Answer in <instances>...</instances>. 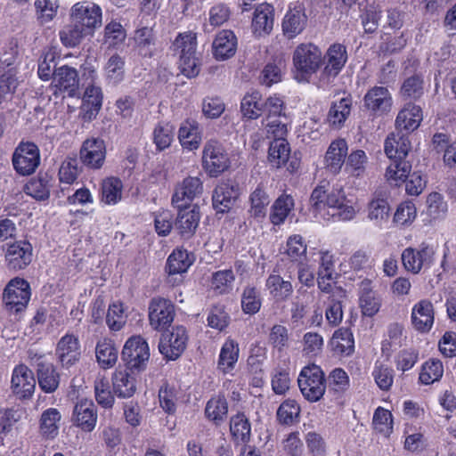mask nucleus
Masks as SVG:
<instances>
[{
    "label": "nucleus",
    "instance_id": "obj_53",
    "mask_svg": "<svg viewBox=\"0 0 456 456\" xmlns=\"http://www.w3.org/2000/svg\"><path fill=\"white\" fill-rule=\"evenodd\" d=\"M79 161L76 157H68L62 162L59 169V180L61 183H73L80 172Z\"/></svg>",
    "mask_w": 456,
    "mask_h": 456
},
{
    "label": "nucleus",
    "instance_id": "obj_29",
    "mask_svg": "<svg viewBox=\"0 0 456 456\" xmlns=\"http://www.w3.org/2000/svg\"><path fill=\"white\" fill-rule=\"evenodd\" d=\"M422 120V111L419 106L408 103L400 110L395 119L399 132H412L417 129Z\"/></svg>",
    "mask_w": 456,
    "mask_h": 456
},
{
    "label": "nucleus",
    "instance_id": "obj_57",
    "mask_svg": "<svg viewBox=\"0 0 456 456\" xmlns=\"http://www.w3.org/2000/svg\"><path fill=\"white\" fill-rule=\"evenodd\" d=\"M95 399L103 408H111L114 403V396L110 391L109 381L104 378H97L94 381Z\"/></svg>",
    "mask_w": 456,
    "mask_h": 456
},
{
    "label": "nucleus",
    "instance_id": "obj_54",
    "mask_svg": "<svg viewBox=\"0 0 456 456\" xmlns=\"http://www.w3.org/2000/svg\"><path fill=\"white\" fill-rule=\"evenodd\" d=\"M37 376L38 385L45 393H53L58 388L60 375L53 364L41 370Z\"/></svg>",
    "mask_w": 456,
    "mask_h": 456
},
{
    "label": "nucleus",
    "instance_id": "obj_17",
    "mask_svg": "<svg viewBox=\"0 0 456 456\" xmlns=\"http://www.w3.org/2000/svg\"><path fill=\"white\" fill-rule=\"evenodd\" d=\"M52 86L57 91L67 93L69 96H75L79 86L78 74L76 69L64 65L54 69Z\"/></svg>",
    "mask_w": 456,
    "mask_h": 456
},
{
    "label": "nucleus",
    "instance_id": "obj_31",
    "mask_svg": "<svg viewBox=\"0 0 456 456\" xmlns=\"http://www.w3.org/2000/svg\"><path fill=\"white\" fill-rule=\"evenodd\" d=\"M114 394L120 398H129L136 391L135 379L126 370H117L112 375Z\"/></svg>",
    "mask_w": 456,
    "mask_h": 456
},
{
    "label": "nucleus",
    "instance_id": "obj_56",
    "mask_svg": "<svg viewBox=\"0 0 456 456\" xmlns=\"http://www.w3.org/2000/svg\"><path fill=\"white\" fill-rule=\"evenodd\" d=\"M234 280L235 277L231 269L216 272L212 275V288L219 294L228 293L232 289Z\"/></svg>",
    "mask_w": 456,
    "mask_h": 456
},
{
    "label": "nucleus",
    "instance_id": "obj_48",
    "mask_svg": "<svg viewBox=\"0 0 456 456\" xmlns=\"http://www.w3.org/2000/svg\"><path fill=\"white\" fill-rule=\"evenodd\" d=\"M205 413L208 419L213 420L216 424L224 421L228 413L226 399L221 396L210 399L207 403Z\"/></svg>",
    "mask_w": 456,
    "mask_h": 456
},
{
    "label": "nucleus",
    "instance_id": "obj_62",
    "mask_svg": "<svg viewBox=\"0 0 456 456\" xmlns=\"http://www.w3.org/2000/svg\"><path fill=\"white\" fill-rule=\"evenodd\" d=\"M106 322L111 330L118 331L126 323L123 305L120 303H113L109 306Z\"/></svg>",
    "mask_w": 456,
    "mask_h": 456
},
{
    "label": "nucleus",
    "instance_id": "obj_12",
    "mask_svg": "<svg viewBox=\"0 0 456 456\" xmlns=\"http://www.w3.org/2000/svg\"><path fill=\"white\" fill-rule=\"evenodd\" d=\"M187 341L188 336L185 328L176 326L173 328L169 334H162L159 349L166 358L175 360L186 348Z\"/></svg>",
    "mask_w": 456,
    "mask_h": 456
},
{
    "label": "nucleus",
    "instance_id": "obj_25",
    "mask_svg": "<svg viewBox=\"0 0 456 456\" xmlns=\"http://www.w3.org/2000/svg\"><path fill=\"white\" fill-rule=\"evenodd\" d=\"M307 23V16L301 4L289 8L282 21V30L288 38H294L299 35Z\"/></svg>",
    "mask_w": 456,
    "mask_h": 456
},
{
    "label": "nucleus",
    "instance_id": "obj_60",
    "mask_svg": "<svg viewBox=\"0 0 456 456\" xmlns=\"http://www.w3.org/2000/svg\"><path fill=\"white\" fill-rule=\"evenodd\" d=\"M230 17V10L224 4H216L209 11L208 23L204 25V29L210 32L214 28L223 25Z\"/></svg>",
    "mask_w": 456,
    "mask_h": 456
},
{
    "label": "nucleus",
    "instance_id": "obj_8",
    "mask_svg": "<svg viewBox=\"0 0 456 456\" xmlns=\"http://www.w3.org/2000/svg\"><path fill=\"white\" fill-rule=\"evenodd\" d=\"M229 158L221 142L209 140L203 149L202 165L211 176H217L229 167Z\"/></svg>",
    "mask_w": 456,
    "mask_h": 456
},
{
    "label": "nucleus",
    "instance_id": "obj_63",
    "mask_svg": "<svg viewBox=\"0 0 456 456\" xmlns=\"http://www.w3.org/2000/svg\"><path fill=\"white\" fill-rule=\"evenodd\" d=\"M401 94L403 97L410 99H418L423 94V79L414 75L404 80Z\"/></svg>",
    "mask_w": 456,
    "mask_h": 456
},
{
    "label": "nucleus",
    "instance_id": "obj_27",
    "mask_svg": "<svg viewBox=\"0 0 456 456\" xmlns=\"http://www.w3.org/2000/svg\"><path fill=\"white\" fill-rule=\"evenodd\" d=\"M347 151L348 147L345 139H337L330 144L325 154L326 167L330 172L338 174L341 170Z\"/></svg>",
    "mask_w": 456,
    "mask_h": 456
},
{
    "label": "nucleus",
    "instance_id": "obj_37",
    "mask_svg": "<svg viewBox=\"0 0 456 456\" xmlns=\"http://www.w3.org/2000/svg\"><path fill=\"white\" fill-rule=\"evenodd\" d=\"M59 35L63 45L66 47H75L81 43L86 36L92 34L80 24L70 20V23L64 26Z\"/></svg>",
    "mask_w": 456,
    "mask_h": 456
},
{
    "label": "nucleus",
    "instance_id": "obj_40",
    "mask_svg": "<svg viewBox=\"0 0 456 456\" xmlns=\"http://www.w3.org/2000/svg\"><path fill=\"white\" fill-rule=\"evenodd\" d=\"M290 148L285 139H277L271 142L268 151V160L274 167L285 165L289 157Z\"/></svg>",
    "mask_w": 456,
    "mask_h": 456
},
{
    "label": "nucleus",
    "instance_id": "obj_44",
    "mask_svg": "<svg viewBox=\"0 0 456 456\" xmlns=\"http://www.w3.org/2000/svg\"><path fill=\"white\" fill-rule=\"evenodd\" d=\"M250 214L256 218L264 217L266 215V208L270 203V197L262 184L251 192L249 197Z\"/></svg>",
    "mask_w": 456,
    "mask_h": 456
},
{
    "label": "nucleus",
    "instance_id": "obj_26",
    "mask_svg": "<svg viewBox=\"0 0 456 456\" xmlns=\"http://www.w3.org/2000/svg\"><path fill=\"white\" fill-rule=\"evenodd\" d=\"M56 355L63 367L72 366L79 358V341L73 334H66L57 344Z\"/></svg>",
    "mask_w": 456,
    "mask_h": 456
},
{
    "label": "nucleus",
    "instance_id": "obj_34",
    "mask_svg": "<svg viewBox=\"0 0 456 456\" xmlns=\"http://www.w3.org/2000/svg\"><path fill=\"white\" fill-rule=\"evenodd\" d=\"M118 349L110 339L103 338L97 342L95 354L102 368L112 367L118 360Z\"/></svg>",
    "mask_w": 456,
    "mask_h": 456
},
{
    "label": "nucleus",
    "instance_id": "obj_35",
    "mask_svg": "<svg viewBox=\"0 0 456 456\" xmlns=\"http://www.w3.org/2000/svg\"><path fill=\"white\" fill-rule=\"evenodd\" d=\"M61 413L55 408H49L43 411L39 420L41 435L46 438H54L58 435Z\"/></svg>",
    "mask_w": 456,
    "mask_h": 456
},
{
    "label": "nucleus",
    "instance_id": "obj_19",
    "mask_svg": "<svg viewBox=\"0 0 456 456\" xmlns=\"http://www.w3.org/2000/svg\"><path fill=\"white\" fill-rule=\"evenodd\" d=\"M363 103L370 111L381 115L390 111L393 100L387 87L374 86L364 95Z\"/></svg>",
    "mask_w": 456,
    "mask_h": 456
},
{
    "label": "nucleus",
    "instance_id": "obj_43",
    "mask_svg": "<svg viewBox=\"0 0 456 456\" xmlns=\"http://www.w3.org/2000/svg\"><path fill=\"white\" fill-rule=\"evenodd\" d=\"M239 358V345L233 339H227L223 345L218 367L224 372L232 370Z\"/></svg>",
    "mask_w": 456,
    "mask_h": 456
},
{
    "label": "nucleus",
    "instance_id": "obj_21",
    "mask_svg": "<svg viewBox=\"0 0 456 456\" xmlns=\"http://www.w3.org/2000/svg\"><path fill=\"white\" fill-rule=\"evenodd\" d=\"M323 59L325 67L322 77L329 81L330 77H336L338 75L347 61L346 46L340 44L330 45Z\"/></svg>",
    "mask_w": 456,
    "mask_h": 456
},
{
    "label": "nucleus",
    "instance_id": "obj_36",
    "mask_svg": "<svg viewBox=\"0 0 456 456\" xmlns=\"http://www.w3.org/2000/svg\"><path fill=\"white\" fill-rule=\"evenodd\" d=\"M264 102L259 92L255 91L247 94L240 103V111L244 118L256 119L264 114Z\"/></svg>",
    "mask_w": 456,
    "mask_h": 456
},
{
    "label": "nucleus",
    "instance_id": "obj_10",
    "mask_svg": "<svg viewBox=\"0 0 456 456\" xmlns=\"http://www.w3.org/2000/svg\"><path fill=\"white\" fill-rule=\"evenodd\" d=\"M175 315V305L166 298L153 297L149 305V322L155 330H164L171 325Z\"/></svg>",
    "mask_w": 456,
    "mask_h": 456
},
{
    "label": "nucleus",
    "instance_id": "obj_30",
    "mask_svg": "<svg viewBox=\"0 0 456 456\" xmlns=\"http://www.w3.org/2000/svg\"><path fill=\"white\" fill-rule=\"evenodd\" d=\"M266 289L269 294L276 301H285L293 293V286L290 281V276L289 279L281 277L280 274L275 273L273 271L265 281Z\"/></svg>",
    "mask_w": 456,
    "mask_h": 456
},
{
    "label": "nucleus",
    "instance_id": "obj_13",
    "mask_svg": "<svg viewBox=\"0 0 456 456\" xmlns=\"http://www.w3.org/2000/svg\"><path fill=\"white\" fill-rule=\"evenodd\" d=\"M33 248L28 241L20 240L9 244L4 255L6 267L10 271H19L26 268L31 262Z\"/></svg>",
    "mask_w": 456,
    "mask_h": 456
},
{
    "label": "nucleus",
    "instance_id": "obj_11",
    "mask_svg": "<svg viewBox=\"0 0 456 456\" xmlns=\"http://www.w3.org/2000/svg\"><path fill=\"white\" fill-rule=\"evenodd\" d=\"M325 214L329 220L332 218L346 221L354 218L355 210L346 200L342 188L332 189L327 193Z\"/></svg>",
    "mask_w": 456,
    "mask_h": 456
},
{
    "label": "nucleus",
    "instance_id": "obj_33",
    "mask_svg": "<svg viewBox=\"0 0 456 456\" xmlns=\"http://www.w3.org/2000/svg\"><path fill=\"white\" fill-rule=\"evenodd\" d=\"M53 177L47 173L39 174L25 185V192L37 200H45L50 196Z\"/></svg>",
    "mask_w": 456,
    "mask_h": 456
},
{
    "label": "nucleus",
    "instance_id": "obj_47",
    "mask_svg": "<svg viewBox=\"0 0 456 456\" xmlns=\"http://www.w3.org/2000/svg\"><path fill=\"white\" fill-rule=\"evenodd\" d=\"M444 373V367L441 361L430 359L421 368L419 381L424 385H430L439 380Z\"/></svg>",
    "mask_w": 456,
    "mask_h": 456
},
{
    "label": "nucleus",
    "instance_id": "obj_14",
    "mask_svg": "<svg viewBox=\"0 0 456 456\" xmlns=\"http://www.w3.org/2000/svg\"><path fill=\"white\" fill-rule=\"evenodd\" d=\"M203 192V183L198 176H188L175 185L172 204L176 208L187 206Z\"/></svg>",
    "mask_w": 456,
    "mask_h": 456
},
{
    "label": "nucleus",
    "instance_id": "obj_59",
    "mask_svg": "<svg viewBox=\"0 0 456 456\" xmlns=\"http://www.w3.org/2000/svg\"><path fill=\"white\" fill-rule=\"evenodd\" d=\"M367 162L368 158L363 151H354L347 158L346 169L355 177L362 176L365 172Z\"/></svg>",
    "mask_w": 456,
    "mask_h": 456
},
{
    "label": "nucleus",
    "instance_id": "obj_52",
    "mask_svg": "<svg viewBox=\"0 0 456 456\" xmlns=\"http://www.w3.org/2000/svg\"><path fill=\"white\" fill-rule=\"evenodd\" d=\"M284 68V61L281 58L274 60L273 62L267 63L260 77L261 83L266 86H271L273 84L280 82Z\"/></svg>",
    "mask_w": 456,
    "mask_h": 456
},
{
    "label": "nucleus",
    "instance_id": "obj_3",
    "mask_svg": "<svg viewBox=\"0 0 456 456\" xmlns=\"http://www.w3.org/2000/svg\"><path fill=\"white\" fill-rule=\"evenodd\" d=\"M322 62V51L314 44H301L294 51L293 63L297 70L296 78L305 80L315 73Z\"/></svg>",
    "mask_w": 456,
    "mask_h": 456
},
{
    "label": "nucleus",
    "instance_id": "obj_15",
    "mask_svg": "<svg viewBox=\"0 0 456 456\" xmlns=\"http://www.w3.org/2000/svg\"><path fill=\"white\" fill-rule=\"evenodd\" d=\"M434 254L431 247L421 244L419 249L405 248L402 253V262L408 272L417 274L424 266L430 265Z\"/></svg>",
    "mask_w": 456,
    "mask_h": 456
},
{
    "label": "nucleus",
    "instance_id": "obj_22",
    "mask_svg": "<svg viewBox=\"0 0 456 456\" xmlns=\"http://www.w3.org/2000/svg\"><path fill=\"white\" fill-rule=\"evenodd\" d=\"M73 422L82 430L91 432L97 422V410L92 400L82 399L73 410Z\"/></svg>",
    "mask_w": 456,
    "mask_h": 456
},
{
    "label": "nucleus",
    "instance_id": "obj_42",
    "mask_svg": "<svg viewBox=\"0 0 456 456\" xmlns=\"http://www.w3.org/2000/svg\"><path fill=\"white\" fill-rule=\"evenodd\" d=\"M230 431L237 443L246 444L250 440L251 426L243 413H238L230 420Z\"/></svg>",
    "mask_w": 456,
    "mask_h": 456
},
{
    "label": "nucleus",
    "instance_id": "obj_41",
    "mask_svg": "<svg viewBox=\"0 0 456 456\" xmlns=\"http://www.w3.org/2000/svg\"><path fill=\"white\" fill-rule=\"evenodd\" d=\"M294 208V200L290 195H281L272 206L270 221L274 225L284 223L289 212Z\"/></svg>",
    "mask_w": 456,
    "mask_h": 456
},
{
    "label": "nucleus",
    "instance_id": "obj_9",
    "mask_svg": "<svg viewBox=\"0 0 456 456\" xmlns=\"http://www.w3.org/2000/svg\"><path fill=\"white\" fill-rule=\"evenodd\" d=\"M40 164L38 147L33 142H20L12 155V165L21 175L33 174Z\"/></svg>",
    "mask_w": 456,
    "mask_h": 456
},
{
    "label": "nucleus",
    "instance_id": "obj_45",
    "mask_svg": "<svg viewBox=\"0 0 456 456\" xmlns=\"http://www.w3.org/2000/svg\"><path fill=\"white\" fill-rule=\"evenodd\" d=\"M191 264L188 251L177 248L168 256L166 269L169 274L182 273L186 272Z\"/></svg>",
    "mask_w": 456,
    "mask_h": 456
},
{
    "label": "nucleus",
    "instance_id": "obj_4",
    "mask_svg": "<svg viewBox=\"0 0 456 456\" xmlns=\"http://www.w3.org/2000/svg\"><path fill=\"white\" fill-rule=\"evenodd\" d=\"M297 383L303 396L311 403L320 401L326 390L324 372L315 364L303 368Z\"/></svg>",
    "mask_w": 456,
    "mask_h": 456
},
{
    "label": "nucleus",
    "instance_id": "obj_2",
    "mask_svg": "<svg viewBox=\"0 0 456 456\" xmlns=\"http://www.w3.org/2000/svg\"><path fill=\"white\" fill-rule=\"evenodd\" d=\"M196 36L193 33L180 34L173 43L179 54V68L187 77H195L200 71V60L196 53Z\"/></svg>",
    "mask_w": 456,
    "mask_h": 456
},
{
    "label": "nucleus",
    "instance_id": "obj_38",
    "mask_svg": "<svg viewBox=\"0 0 456 456\" xmlns=\"http://www.w3.org/2000/svg\"><path fill=\"white\" fill-rule=\"evenodd\" d=\"M335 353L342 355H350L354 352V341L352 332L346 328H340L335 331L330 341Z\"/></svg>",
    "mask_w": 456,
    "mask_h": 456
},
{
    "label": "nucleus",
    "instance_id": "obj_58",
    "mask_svg": "<svg viewBox=\"0 0 456 456\" xmlns=\"http://www.w3.org/2000/svg\"><path fill=\"white\" fill-rule=\"evenodd\" d=\"M174 138V127L169 123L159 124L153 131V141L159 151L168 148Z\"/></svg>",
    "mask_w": 456,
    "mask_h": 456
},
{
    "label": "nucleus",
    "instance_id": "obj_5",
    "mask_svg": "<svg viewBox=\"0 0 456 456\" xmlns=\"http://www.w3.org/2000/svg\"><path fill=\"white\" fill-rule=\"evenodd\" d=\"M121 357L130 370H143L150 358L148 343L141 336L130 338L123 347Z\"/></svg>",
    "mask_w": 456,
    "mask_h": 456
},
{
    "label": "nucleus",
    "instance_id": "obj_51",
    "mask_svg": "<svg viewBox=\"0 0 456 456\" xmlns=\"http://www.w3.org/2000/svg\"><path fill=\"white\" fill-rule=\"evenodd\" d=\"M300 415L298 403L292 399L285 400L277 410V419L282 425H291Z\"/></svg>",
    "mask_w": 456,
    "mask_h": 456
},
{
    "label": "nucleus",
    "instance_id": "obj_16",
    "mask_svg": "<svg viewBox=\"0 0 456 456\" xmlns=\"http://www.w3.org/2000/svg\"><path fill=\"white\" fill-rule=\"evenodd\" d=\"M12 389L20 399H28L32 396L36 388L34 373L26 365L16 366L12 376Z\"/></svg>",
    "mask_w": 456,
    "mask_h": 456
},
{
    "label": "nucleus",
    "instance_id": "obj_55",
    "mask_svg": "<svg viewBox=\"0 0 456 456\" xmlns=\"http://www.w3.org/2000/svg\"><path fill=\"white\" fill-rule=\"evenodd\" d=\"M351 111V100L342 98L339 102H334L329 111V122L334 126H340L345 122Z\"/></svg>",
    "mask_w": 456,
    "mask_h": 456
},
{
    "label": "nucleus",
    "instance_id": "obj_7",
    "mask_svg": "<svg viewBox=\"0 0 456 456\" xmlns=\"http://www.w3.org/2000/svg\"><path fill=\"white\" fill-rule=\"evenodd\" d=\"M70 20L80 24L89 33L102 27V11L95 3L82 1L76 3L70 9Z\"/></svg>",
    "mask_w": 456,
    "mask_h": 456
},
{
    "label": "nucleus",
    "instance_id": "obj_23",
    "mask_svg": "<svg viewBox=\"0 0 456 456\" xmlns=\"http://www.w3.org/2000/svg\"><path fill=\"white\" fill-rule=\"evenodd\" d=\"M240 195L239 188L231 183H221L214 190L213 208L217 213H227Z\"/></svg>",
    "mask_w": 456,
    "mask_h": 456
},
{
    "label": "nucleus",
    "instance_id": "obj_28",
    "mask_svg": "<svg viewBox=\"0 0 456 456\" xmlns=\"http://www.w3.org/2000/svg\"><path fill=\"white\" fill-rule=\"evenodd\" d=\"M237 49V38L231 30L218 33L213 42L214 56L216 60H226L232 57Z\"/></svg>",
    "mask_w": 456,
    "mask_h": 456
},
{
    "label": "nucleus",
    "instance_id": "obj_24",
    "mask_svg": "<svg viewBox=\"0 0 456 456\" xmlns=\"http://www.w3.org/2000/svg\"><path fill=\"white\" fill-rule=\"evenodd\" d=\"M434 319V307L429 300H420L412 307L411 324L416 330L421 333L428 332L433 326Z\"/></svg>",
    "mask_w": 456,
    "mask_h": 456
},
{
    "label": "nucleus",
    "instance_id": "obj_32",
    "mask_svg": "<svg viewBox=\"0 0 456 456\" xmlns=\"http://www.w3.org/2000/svg\"><path fill=\"white\" fill-rule=\"evenodd\" d=\"M273 26V8L271 4H262L258 5L254 12L252 28L254 32L259 36L263 33H269Z\"/></svg>",
    "mask_w": 456,
    "mask_h": 456
},
{
    "label": "nucleus",
    "instance_id": "obj_6",
    "mask_svg": "<svg viewBox=\"0 0 456 456\" xmlns=\"http://www.w3.org/2000/svg\"><path fill=\"white\" fill-rule=\"evenodd\" d=\"M30 298V287L27 281L21 278H14L6 285L3 300L10 313L19 314L22 313Z\"/></svg>",
    "mask_w": 456,
    "mask_h": 456
},
{
    "label": "nucleus",
    "instance_id": "obj_18",
    "mask_svg": "<svg viewBox=\"0 0 456 456\" xmlns=\"http://www.w3.org/2000/svg\"><path fill=\"white\" fill-rule=\"evenodd\" d=\"M178 214L174 223V229L183 239H190L199 226L200 216L199 208L183 206L178 208Z\"/></svg>",
    "mask_w": 456,
    "mask_h": 456
},
{
    "label": "nucleus",
    "instance_id": "obj_46",
    "mask_svg": "<svg viewBox=\"0 0 456 456\" xmlns=\"http://www.w3.org/2000/svg\"><path fill=\"white\" fill-rule=\"evenodd\" d=\"M123 184L120 179L109 177L102 183V200L106 204H116L122 198Z\"/></svg>",
    "mask_w": 456,
    "mask_h": 456
},
{
    "label": "nucleus",
    "instance_id": "obj_39",
    "mask_svg": "<svg viewBox=\"0 0 456 456\" xmlns=\"http://www.w3.org/2000/svg\"><path fill=\"white\" fill-rule=\"evenodd\" d=\"M178 139L182 146L190 151L199 148L200 136L195 122L184 121L178 131Z\"/></svg>",
    "mask_w": 456,
    "mask_h": 456
},
{
    "label": "nucleus",
    "instance_id": "obj_20",
    "mask_svg": "<svg viewBox=\"0 0 456 456\" xmlns=\"http://www.w3.org/2000/svg\"><path fill=\"white\" fill-rule=\"evenodd\" d=\"M106 155L104 141L99 138L87 139L80 149V159L84 165L99 168L102 166Z\"/></svg>",
    "mask_w": 456,
    "mask_h": 456
},
{
    "label": "nucleus",
    "instance_id": "obj_49",
    "mask_svg": "<svg viewBox=\"0 0 456 456\" xmlns=\"http://www.w3.org/2000/svg\"><path fill=\"white\" fill-rule=\"evenodd\" d=\"M134 40L141 55L145 57L151 55V47L155 44V38L151 28L142 27L136 29Z\"/></svg>",
    "mask_w": 456,
    "mask_h": 456
},
{
    "label": "nucleus",
    "instance_id": "obj_61",
    "mask_svg": "<svg viewBox=\"0 0 456 456\" xmlns=\"http://www.w3.org/2000/svg\"><path fill=\"white\" fill-rule=\"evenodd\" d=\"M327 198V190L325 185H318L310 197V206L315 216H320L324 220H329L325 214V202Z\"/></svg>",
    "mask_w": 456,
    "mask_h": 456
},
{
    "label": "nucleus",
    "instance_id": "obj_64",
    "mask_svg": "<svg viewBox=\"0 0 456 456\" xmlns=\"http://www.w3.org/2000/svg\"><path fill=\"white\" fill-rule=\"evenodd\" d=\"M105 70L109 79L112 80L114 83L121 81L125 74L124 59L118 54L110 56L107 61Z\"/></svg>",
    "mask_w": 456,
    "mask_h": 456
},
{
    "label": "nucleus",
    "instance_id": "obj_50",
    "mask_svg": "<svg viewBox=\"0 0 456 456\" xmlns=\"http://www.w3.org/2000/svg\"><path fill=\"white\" fill-rule=\"evenodd\" d=\"M260 293L256 287L247 286L241 294V308L247 314H255L261 308Z\"/></svg>",
    "mask_w": 456,
    "mask_h": 456
},
{
    "label": "nucleus",
    "instance_id": "obj_1",
    "mask_svg": "<svg viewBox=\"0 0 456 456\" xmlns=\"http://www.w3.org/2000/svg\"><path fill=\"white\" fill-rule=\"evenodd\" d=\"M411 150L409 139L400 132L389 134L385 141V153L392 160L386 171L388 182L397 184L411 172V165L404 159Z\"/></svg>",
    "mask_w": 456,
    "mask_h": 456
}]
</instances>
